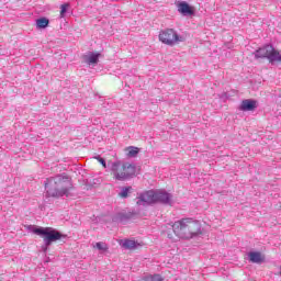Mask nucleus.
<instances>
[{
    "label": "nucleus",
    "mask_w": 281,
    "mask_h": 281,
    "mask_svg": "<svg viewBox=\"0 0 281 281\" xmlns=\"http://www.w3.org/2000/svg\"><path fill=\"white\" fill-rule=\"evenodd\" d=\"M172 231L175 235L182 240H192V238H199V236L203 235L201 222L192 217L176 221L172 224Z\"/></svg>",
    "instance_id": "f257e3e1"
},
{
    "label": "nucleus",
    "mask_w": 281,
    "mask_h": 281,
    "mask_svg": "<svg viewBox=\"0 0 281 281\" xmlns=\"http://www.w3.org/2000/svg\"><path fill=\"white\" fill-rule=\"evenodd\" d=\"M74 188L71 178L65 175H58L53 178H47L45 181V190L48 196L60 198L69 196V191Z\"/></svg>",
    "instance_id": "f03ea898"
},
{
    "label": "nucleus",
    "mask_w": 281,
    "mask_h": 281,
    "mask_svg": "<svg viewBox=\"0 0 281 281\" xmlns=\"http://www.w3.org/2000/svg\"><path fill=\"white\" fill-rule=\"evenodd\" d=\"M154 203H162V205H172V194L166 192L165 190H149L139 193V195L137 196V205L146 207L147 205H153Z\"/></svg>",
    "instance_id": "7ed1b4c3"
},
{
    "label": "nucleus",
    "mask_w": 281,
    "mask_h": 281,
    "mask_svg": "<svg viewBox=\"0 0 281 281\" xmlns=\"http://www.w3.org/2000/svg\"><path fill=\"white\" fill-rule=\"evenodd\" d=\"M111 171L116 181H126L134 177L135 165L131 162L114 161L111 164Z\"/></svg>",
    "instance_id": "20e7f679"
},
{
    "label": "nucleus",
    "mask_w": 281,
    "mask_h": 281,
    "mask_svg": "<svg viewBox=\"0 0 281 281\" xmlns=\"http://www.w3.org/2000/svg\"><path fill=\"white\" fill-rule=\"evenodd\" d=\"M33 234L37 236H44V251H47V247L52 245V243H56V240H63V238H67V235L58 232L53 227H37L33 229Z\"/></svg>",
    "instance_id": "39448f33"
},
{
    "label": "nucleus",
    "mask_w": 281,
    "mask_h": 281,
    "mask_svg": "<svg viewBox=\"0 0 281 281\" xmlns=\"http://www.w3.org/2000/svg\"><path fill=\"white\" fill-rule=\"evenodd\" d=\"M159 41L165 45L172 47L173 45H177V43H183L186 38L180 36L175 29H167L159 33Z\"/></svg>",
    "instance_id": "423d86ee"
},
{
    "label": "nucleus",
    "mask_w": 281,
    "mask_h": 281,
    "mask_svg": "<svg viewBox=\"0 0 281 281\" xmlns=\"http://www.w3.org/2000/svg\"><path fill=\"white\" fill-rule=\"evenodd\" d=\"M100 56H102L100 53L88 52L86 55H83V60L89 66H95L98 63H100Z\"/></svg>",
    "instance_id": "0eeeda50"
},
{
    "label": "nucleus",
    "mask_w": 281,
    "mask_h": 281,
    "mask_svg": "<svg viewBox=\"0 0 281 281\" xmlns=\"http://www.w3.org/2000/svg\"><path fill=\"white\" fill-rule=\"evenodd\" d=\"M178 12L182 14V16H193L194 14V9L188 4V2L182 1L178 3Z\"/></svg>",
    "instance_id": "6e6552de"
},
{
    "label": "nucleus",
    "mask_w": 281,
    "mask_h": 281,
    "mask_svg": "<svg viewBox=\"0 0 281 281\" xmlns=\"http://www.w3.org/2000/svg\"><path fill=\"white\" fill-rule=\"evenodd\" d=\"M273 52L272 45H266L255 52V58H268L270 54Z\"/></svg>",
    "instance_id": "1a4fd4ad"
},
{
    "label": "nucleus",
    "mask_w": 281,
    "mask_h": 281,
    "mask_svg": "<svg viewBox=\"0 0 281 281\" xmlns=\"http://www.w3.org/2000/svg\"><path fill=\"white\" fill-rule=\"evenodd\" d=\"M248 258L249 261L254 262L255 265H262V262H265V256H262V254L258 251H250L248 254Z\"/></svg>",
    "instance_id": "9d476101"
},
{
    "label": "nucleus",
    "mask_w": 281,
    "mask_h": 281,
    "mask_svg": "<svg viewBox=\"0 0 281 281\" xmlns=\"http://www.w3.org/2000/svg\"><path fill=\"white\" fill-rule=\"evenodd\" d=\"M256 109V101L251 99H246L241 102L240 110L241 111H254Z\"/></svg>",
    "instance_id": "9b49d317"
},
{
    "label": "nucleus",
    "mask_w": 281,
    "mask_h": 281,
    "mask_svg": "<svg viewBox=\"0 0 281 281\" xmlns=\"http://www.w3.org/2000/svg\"><path fill=\"white\" fill-rule=\"evenodd\" d=\"M121 246L124 248V249H137V247H142V245L133 239H124L122 243H121Z\"/></svg>",
    "instance_id": "f8f14e48"
},
{
    "label": "nucleus",
    "mask_w": 281,
    "mask_h": 281,
    "mask_svg": "<svg viewBox=\"0 0 281 281\" xmlns=\"http://www.w3.org/2000/svg\"><path fill=\"white\" fill-rule=\"evenodd\" d=\"M269 63H271V65H273V63H281V54L280 50H277L273 46H272V52L270 53L269 57H268Z\"/></svg>",
    "instance_id": "ddd939ff"
},
{
    "label": "nucleus",
    "mask_w": 281,
    "mask_h": 281,
    "mask_svg": "<svg viewBox=\"0 0 281 281\" xmlns=\"http://www.w3.org/2000/svg\"><path fill=\"white\" fill-rule=\"evenodd\" d=\"M49 25V19L47 18H40L36 20V27L37 30H45Z\"/></svg>",
    "instance_id": "4468645a"
},
{
    "label": "nucleus",
    "mask_w": 281,
    "mask_h": 281,
    "mask_svg": "<svg viewBox=\"0 0 281 281\" xmlns=\"http://www.w3.org/2000/svg\"><path fill=\"white\" fill-rule=\"evenodd\" d=\"M131 192H133V187H122L119 192V196L121 199H128V194H131Z\"/></svg>",
    "instance_id": "2eb2a0df"
},
{
    "label": "nucleus",
    "mask_w": 281,
    "mask_h": 281,
    "mask_svg": "<svg viewBox=\"0 0 281 281\" xmlns=\"http://www.w3.org/2000/svg\"><path fill=\"white\" fill-rule=\"evenodd\" d=\"M144 281H164L160 274H147L143 278Z\"/></svg>",
    "instance_id": "dca6fc26"
},
{
    "label": "nucleus",
    "mask_w": 281,
    "mask_h": 281,
    "mask_svg": "<svg viewBox=\"0 0 281 281\" xmlns=\"http://www.w3.org/2000/svg\"><path fill=\"white\" fill-rule=\"evenodd\" d=\"M114 223H124V221H128V216H126V214L124 213H117L114 217H113Z\"/></svg>",
    "instance_id": "f3484780"
},
{
    "label": "nucleus",
    "mask_w": 281,
    "mask_h": 281,
    "mask_svg": "<svg viewBox=\"0 0 281 281\" xmlns=\"http://www.w3.org/2000/svg\"><path fill=\"white\" fill-rule=\"evenodd\" d=\"M127 157H137L139 155V148L130 146L127 147Z\"/></svg>",
    "instance_id": "a211bd4d"
},
{
    "label": "nucleus",
    "mask_w": 281,
    "mask_h": 281,
    "mask_svg": "<svg viewBox=\"0 0 281 281\" xmlns=\"http://www.w3.org/2000/svg\"><path fill=\"white\" fill-rule=\"evenodd\" d=\"M95 247H97V249H99V251H108L109 250V246L102 241L97 243Z\"/></svg>",
    "instance_id": "6ab92c4d"
},
{
    "label": "nucleus",
    "mask_w": 281,
    "mask_h": 281,
    "mask_svg": "<svg viewBox=\"0 0 281 281\" xmlns=\"http://www.w3.org/2000/svg\"><path fill=\"white\" fill-rule=\"evenodd\" d=\"M68 8H69V3H64L60 5V19H65V14H67Z\"/></svg>",
    "instance_id": "aec40b11"
},
{
    "label": "nucleus",
    "mask_w": 281,
    "mask_h": 281,
    "mask_svg": "<svg viewBox=\"0 0 281 281\" xmlns=\"http://www.w3.org/2000/svg\"><path fill=\"white\" fill-rule=\"evenodd\" d=\"M94 159H97V161H99V164L102 165L103 168H106V160H104V158L97 156L94 157Z\"/></svg>",
    "instance_id": "412c9836"
}]
</instances>
